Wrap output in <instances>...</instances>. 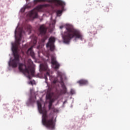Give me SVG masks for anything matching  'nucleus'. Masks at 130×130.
Instances as JSON below:
<instances>
[{"mask_svg":"<svg viewBox=\"0 0 130 130\" xmlns=\"http://www.w3.org/2000/svg\"><path fill=\"white\" fill-rule=\"evenodd\" d=\"M51 110H53V111L54 112H57L58 111L56 109H55V108H54V107H52V109H51Z\"/></svg>","mask_w":130,"mask_h":130,"instance_id":"obj_18","label":"nucleus"},{"mask_svg":"<svg viewBox=\"0 0 130 130\" xmlns=\"http://www.w3.org/2000/svg\"><path fill=\"white\" fill-rule=\"evenodd\" d=\"M67 31H65L62 35L63 41L64 43L69 44L71 40L75 37L76 39L84 40V37L80 31L77 29H74L72 27L68 26L66 28Z\"/></svg>","mask_w":130,"mask_h":130,"instance_id":"obj_3","label":"nucleus"},{"mask_svg":"<svg viewBox=\"0 0 130 130\" xmlns=\"http://www.w3.org/2000/svg\"><path fill=\"white\" fill-rule=\"evenodd\" d=\"M41 2H47L48 3H56L58 6H60L62 9L64 8L66 3L61 0H34V4H37V3H41Z\"/></svg>","mask_w":130,"mask_h":130,"instance_id":"obj_7","label":"nucleus"},{"mask_svg":"<svg viewBox=\"0 0 130 130\" xmlns=\"http://www.w3.org/2000/svg\"><path fill=\"white\" fill-rule=\"evenodd\" d=\"M91 32L92 33H95V32H96V28H93V31L91 30Z\"/></svg>","mask_w":130,"mask_h":130,"instance_id":"obj_22","label":"nucleus"},{"mask_svg":"<svg viewBox=\"0 0 130 130\" xmlns=\"http://www.w3.org/2000/svg\"><path fill=\"white\" fill-rule=\"evenodd\" d=\"M51 94H49L46 95V99H48V100H51Z\"/></svg>","mask_w":130,"mask_h":130,"instance_id":"obj_15","label":"nucleus"},{"mask_svg":"<svg viewBox=\"0 0 130 130\" xmlns=\"http://www.w3.org/2000/svg\"><path fill=\"white\" fill-rule=\"evenodd\" d=\"M35 100L32 101V102H35V100H36V96H35Z\"/></svg>","mask_w":130,"mask_h":130,"instance_id":"obj_24","label":"nucleus"},{"mask_svg":"<svg viewBox=\"0 0 130 130\" xmlns=\"http://www.w3.org/2000/svg\"><path fill=\"white\" fill-rule=\"evenodd\" d=\"M50 102H51V103L52 104V103L53 102V100H51L50 101Z\"/></svg>","mask_w":130,"mask_h":130,"instance_id":"obj_25","label":"nucleus"},{"mask_svg":"<svg viewBox=\"0 0 130 130\" xmlns=\"http://www.w3.org/2000/svg\"><path fill=\"white\" fill-rule=\"evenodd\" d=\"M40 70H41L42 71H46L47 73L46 74H45V80H46V82L47 81V77H50V74H49V72H48V71H49V70H48V66H47V64L45 63V64H41L40 65Z\"/></svg>","mask_w":130,"mask_h":130,"instance_id":"obj_9","label":"nucleus"},{"mask_svg":"<svg viewBox=\"0 0 130 130\" xmlns=\"http://www.w3.org/2000/svg\"><path fill=\"white\" fill-rule=\"evenodd\" d=\"M31 84H32V81H30Z\"/></svg>","mask_w":130,"mask_h":130,"instance_id":"obj_28","label":"nucleus"},{"mask_svg":"<svg viewBox=\"0 0 130 130\" xmlns=\"http://www.w3.org/2000/svg\"><path fill=\"white\" fill-rule=\"evenodd\" d=\"M52 25V26L53 27L54 25H55V20L52 21L50 23V26H51Z\"/></svg>","mask_w":130,"mask_h":130,"instance_id":"obj_17","label":"nucleus"},{"mask_svg":"<svg viewBox=\"0 0 130 130\" xmlns=\"http://www.w3.org/2000/svg\"><path fill=\"white\" fill-rule=\"evenodd\" d=\"M46 39H47V36L44 37V41H45V40H46Z\"/></svg>","mask_w":130,"mask_h":130,"instance_id":"obj_23","label":"nucleus"},{"mask_svg":"<svg viewBox=\"0 0 130 130\" xmlns=\"http://www.w3.org/2000/svg\"><path fill=\"white\" fill-rule=\"evenodd\" d=\"M70 92H71V93L72 94H75V90L74 89H71Z\"/></svg>","mask_w":130,"mask_h":130,"instance_id":"obj_20","label":"nucleus"},{"mask_svg":"<svg viewBox=\"0 0 130 130\" xmlns=\"http://www.w3.org/2000/svg\"><path fill=\"white\" fill-rule=\"evenodd\" d=\"M39 31L40 35H45L47 31V28L44 25H42L40 26Z\"/></svg>","mask_w":130,"mask_h":130,"instance_id":"obj_11","label":"nucleus"},{"mask_svg":"<svg viewBox=\"0 0 130 130\" xmlns=\"http://www.w3.org/2000/svg\"><path fill=\"white\" fill-rule=\"evenodd\" d=\"M51 63L52 64V66H54V68L56 70L59 69V67H60V65L59 64V63H58V62H57V61L55 58V57H54V56H51Z\"/></svg>","mask_w":130,"mask_h":130,"instance_id":"obj_10","label":"nucleus"},{"mask_svg":"<svg viewBox=\"0 0 130 130\" xmlns=\"http://www.w3.org/2000/svg\"><path fill=\"white\" fill-rule=\"evenodd\" d=\"M16 34H17V30L15 31V36L16 39V42L15 45H12V50L13 51L14 59L10 60L9 62V65L12 68H17L19 62H20V55L18 53V47L20 45V42L22 40V34H25V31L23 28L19 29V38H17Z\"/></svg>","mask_w":130,"mask_h":130,"instance_id":"obj_2","label":"nucleus"},{"mask_svg":"<svg viewBox=\"0 0 130 130\" xmlns=\"http://www.w3.org/2000/svg\"><path fill=\"white\" fill-rule=\"evenodd\" d=\"M77 83L80 85V86H83L84 85H88V84H89L88 80L85 79L79 80Z\"/></svg>","mask_w":130,"mask_h":130,"instance_id":"obj_13","label":"nucleus"},{"mask_svg":"<svg viewBox=\"0 0 130 130\" xmlns=\"http://www.w3.org/2000/svg\"><path fill=\"white\" fill-rule=\"evenodd\" d=\"M48 7H49V4L39 5L29 12L28 16H29L30 18H32V19H36V18H38V12H42L43 8H47Z\"/></svg>","mask_w":130,"mask_h":130,"instance_id":"obj_5","label":"nucleus"},{"mask_svg":"<svg viewBox=\"0 0 130 130\" xmlns=\"http://www.w3.org/2000/svg\"><path fill=\"white\" fill-rule=\"evenodd\" d=\"M38 109L41 114H42V123L43 125L51 130L55 129V121L53 116L47 115L46 108H43L41 103L37 101Z\"/></svg>","mask_w":130,"mask_h":130,"instance_id":"obj_1","label":"nucleus"},{"mask_svg":"<svg viewBox=\"0 0 130 130\" xmlns=\"http://www.w3.org/2000/svg\"><path fill=\"white\" fill-rule=\"evenodd\" d=\"M18 69L21 73L27 75L29 79L31 76V77L35 76V69L30 64L26 66L23 63H19Z\"/></svg>","mask_w":130,"mask_h":130,"instance_id":"obj_4","label":"nucleus"},{"mask_svg":"<svg viewBox=\"0 0 130 130\" xmlns=\"http://www.w3.org/2000/svg\"><path fill=\"white\" fill-rule=\"evenodd\" d=\"M54 42H55V38L51 37L49 39V41L46 45L47 47H50V50L51 51L54 50Z\"/></svg>","mask_w":130,"mask_h":130,"instance_id":"obj_8","label":"nucleus"},{"mask_svg":"<svg viewBox=\"0 0 130 130\" xmlns=\"http://www.w3.org/2000/svg\"><path fill=\"white\" fill-rule=\"evenodd\" d=\"M33 48H32V47H31L30 48H29L28 50L26 52V54L30 55L31 56V57L33 58V59H36V57H35V53H34V52L33 51Z\"/></svg>","mask_w":130,"mask_h":130,"instance_id":"obj_12","label":"nucleus"},{"mask_svg":"<svg viewBox=\"0 0 130 130\" xmlns=\"http://www.w3.org/2000/svg\"><path fill=\"white\" fill-rule=\"evenodd\" d=\"M61 14H62V10H57L56 12L57 17H60L61 16Z\"/></svg>","mask_w":130,"mask_h":130,"instance_id":"obj_14","label":"nucleus"},{"mask_svg":"<svg viewBox=\"0 0 130 130\" xmlns=\"http://www.w3.org/2000/svg\"><path fill=\"white\" fill-rule=\"evenodd\" d=\"M52 108V104L51 103V102H49V110H51Z\"/></svg>","mask_w":130,"mask_h":130,"instance_id":"obj_16","label":"nucleus"},{"mask_svg":"<svg viewBox=\"0 0 130 130\" xmlns=\"http://www.w3.org/2000/svg\"><path fill=\"white\" fill-rule=\"evenodd\" d=\"M63 74L61 72H57V76L56 77L54 80L53 81V84H56V83H60L62 88L61 90L62 94H66L67 93V87L64 85V83H63V80L62 79V76Z\"/></svg>","mask_w":130,"mask_h":130,"instance_id":"obj_6","label":"nucleus"},{"mask_svg":"<svg viewBox=\"0 0 130 130\" xmlns=\"http://www.w3.org/2000/svg\"><path fill=\"white\" fill-rule=\"evenodd\" d=\"M63 28V26H60V29H62Z\"/></svg>","mask_w":130,"mask_h":130,"instance_id":"obj_26","label":"nucleus"},{"mask_svg":"<svg viewBox=\"0 0 130 130\" xmlns=\"http://www.w3.org/2000/svg\"><path fill=\"white\" fill-rule=\"evenodd\" d=\"M107 12H109V10L108 8V10H107Z\"/></svg>","mask_w":130,"mask_h":130,"instance_id":"obj_27","label":"nucleus"},{"mask_svg":"<svg viewBox=\"0 0 130 130\" xmlns=\"http://www.w3.org/2000/svg\"><path fill=\"white\" fill-rule=\"evenodd\" d=\"M37 43V37H35L34 43V44H36Z\"/></svg>","mask_w":130,"mask_h":130,"instance_id":"obj_19","label":"nucleus"},{"mask_svg":"<svg viewBox=\"0 0 130 130\" xmlns=\"http://www.w3.org/2000/svg\"><path fill=\"white\" fill-rule=\"evenodd\" d=\"M27 28H28V30H29V31H31V29H32V26H31V25H28Z\"/></svg>","mask_w":130,"mask_h":130,"instance_id":"obj_21","label":"nucleus"}]
</instances>
